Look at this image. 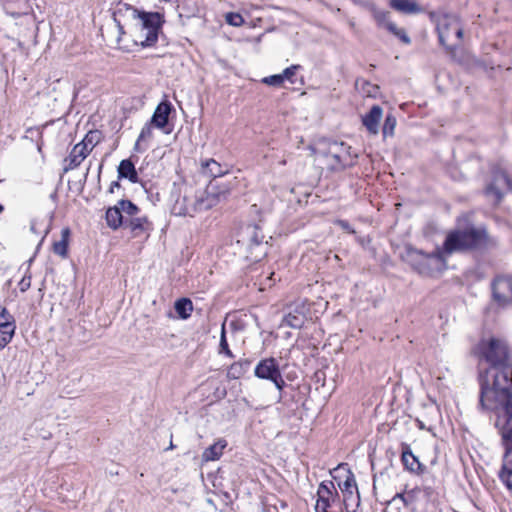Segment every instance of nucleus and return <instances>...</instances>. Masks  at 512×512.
<instances>
[{
	"instance_id": "f704fd0d",
	"label": "nucleus",
	"mask_w": 512,
	"mask_h": 512,
	"mask_svg": "<svg viewBox=\"0 0 512 512\" xmlns=\"http://www.w3.org/2000/svg\"><path fill=\"white\" fill-rule=\"evenodd\" d=\"M219 353L225 354L229 358H234V355L232 351L229 348L227 338H226V331H225V323L222 324L221 328V336H220V343H219Z\"/></svg>"
},
{
	"instance_id": "37998d69",
	"label": "nucleus",
	"mask_w": 512,
	"mask_h": 512,
	"mask_svg": "<svg viewBox=\"0 0 512 512\" xmlns=\"http://www.w3.org/2000/svg\"><path fill=\"white\" fill-rule=\"evenodd\" d=\"M338 226H340L343 230L347 231L350 234H354L355 230L352 228L350 223L346 220H338L337 221Z\"/></svg>"
},
{
	"instance_id": "473e14b6",
	"label": "nucleus",
	"mask_w": 512,
	"mask_h": 512,
	"mask_svg": "<svg viewBox=\"0 0 512 512\" xmlns=\"http://www.w3.org/2000/svg\"><path fill=\"white\" fill-rule=\"evenodd\" d=\"M117 204L121 212L125 213L127 216H130L131 218L137 216V214L140 211L139 207L130 200L122 199Z\"/></svg>"
},
{
	"instance_id": "8fccbe9b",
	"label": "nucleus",
	"mask_w": 512,
	"mask_h": 512,
	"mask_svg": "<svg viewBox=\"0 0 512 512\" xmlns=\"http://www.w3.org/2000/svg\"><path fill=\"white\" fill-rule=\"evenodd\" d=\"M30 230H31L33 233H35V234H37V233H38V232H37V230H36V221H34V220H33V221H31V224H30Z\"/></svg>"
},
{
	"instance_id": "4be33fe9",
	"label": "nucleus",
	"mask_w": 512,
	"mask_h": 512,
	"mask_svg": "<svg viewBox=\"0 0 512 512\" xmlns=\"http://www.w3.org/2000/svg\"><path fill=\"white\" fill-rule=\"evenodd\" d=\"M153 127L151 122H147L141 129V132L136 140L134 150L137 152L145 151L148 148L147 143L153 139Z\"/></svg>"
},
{
	"instance_id": "9d476101",
	"label": "nucleus",
	"mask_w": 512,
	"mask_h": 512,
	"mask_svg": "<svg viewBox=\"0 0 512 512\" xmlns=\"http://www.w3.org/2000/svg\"><path fill=\"white\" fill-rule=\"evenodd\" d=\"M342 502L333 481H322L317 490L315 512H329Z\"/></svg>"
},
{
	"instance_id": "2eb2a0df",
	"label": "nucleus",
	"mask_w": 512,
	"mask_h": 512,
	"mask_svg": "<svg viewBox=\"0 0 512 512\" xmlns=\"http://www.w3.org/2000/svg\"><path fill=\"white\" fill-rule=\"evenodd\" d=\"M172 111H174V107L171 102L168 100L161 101L150 119L151 124L158 129L164 130L168 125L169 116Z\"/></svg>"
},
{
	"instance_id": "f8f14e48",
	"label": "nucleus",
	"mask_w": 512,
	"mask_h": 512,
	"mask_svg": "<svg viewBox=\"0 0 512 512\" xmlns=\"http://www.w3.org/2000/svg\"><path fill=\"white\" fill-rule=\"evenodd\" d=\"M494 301L501 307L512 304V275H498L491 284Z\"/></svg>"
},
{
	"instance_id": "423d86ee",
	"label": "nucleus",
	"mask_w": 512,
	"mask_h": 512,
	"mask_svg": "<svg viewBox=\"0 0 512 512\" xmlns=\"http://www.w3.org/2000/svg\"><path fill=\"white\" fill-rule=\"evenodd\" d=\"M511 191L512 180L508 173L499 165L493 166L485 182L483 195L493 206H498Z\"/></svg>"
},
{
	"instance_id": "1a4fd4ad",
	"label": "nucleus",
	"mask_w": 512,
	"mask_h": 512,
	"mask_svg": "<svg viewBox=\"0 0 512 512\" xmlns=\"http://www.w3.org/2000/svg\"><path fill=\"white\" fill-rule=\"evenodd\" d=\"M254 375L259 379L271 381L281 393L286 386L278 361L273 357L262 359L254 369Z\"/></svg>"
},
{
	"instance_id": "0eeeda50",
	"label": "nucleus",
	"mask_w": 512,
	"mask_h": 512,
	"mask_svg": "<svg viewBox=\"0 0 512 512\" xmlns=\"http://www.w3.org/2000/svg\"><path fill=\"white\" fill-rule=\"evenodd\" d=\"M439 42L446 49H452L460 43L463 29L459 19L454 15H444L437 23Z\"/></svg>"
},
{
	"instance_id": "6e6d98bb",
	"label": "nucleus",
	"mask_w": 512,
	"mask_h": 512,
	"mask_svg": "<svg viewBox=\"0 0 512 512\" xmlns=\"http://www.w3.org/2000/svg\"><path fill=\"white\" fill-rule=\"evenodd\" d=\"M4 207L2 204H0V213L3 211Z\"/></svg>"
},
{
	"instance_id": "a19ab883",
	"label": "nucleus",
	"mask_w": 512,
	"mask_h": 512,
	"mask_svg": "<svg viewBox=\"0 0 512 512\" xmlns=\"http://www.w3.org/2000/svg\"><path fill=\"white\" fill-rule=\"evenodd\" d=\"M374 18L377 21L378 25L386 27V23L389 20V12L386 11H376L374 13Z\"/></svg>"
},
{
	"instance_id": "49530a36",
	"label": "nucleus",
	"mask_w": 512,
	"mask_h": 512,
	"mask_svg": "<svg viewBox=\"0 0 512 512\" xmlns=\"http://www.w3.org/2000/svg\"><path fill=\"white\" fill-rule=\"evenodd\" d=\"M121 188V184L119 181H113L111 184H110V187L108 189V192L113 194L115 192V189H119Z\"/></svg>"
},
{
	"instance_id": "7c9ffc66",
	"label": "nucleus",
	"mask_w": 512,
	"mask_h": 512,
	"mask_svg": "<svg viewBox=\"0 0 512 512\" xmlns=\"http://www.w3.org/2000/svg\"><path fill=\"white\" fill-rule=\"evenodd\" d=\"M15 329L16 328L10 327L9 325L0 324V350L11 342L15 334Z\"/></svg>"
},
{
	"instance_id": "9b49d317",
	"label": "nucleus",
	"mask_w": 512,
	"mask_h": 512,
	"mask_svg": "<svg viewBox=\"0 0 512 512\" xmlns=\"http://www.w3.org/2000/svg\"><path fill=\"white\" fill-rule=\"evenodd\" d=\"M338 486L343 495L341 511L357 512L360 506V495L354 475L350 473L343 482L338 483Z\"/></svg>"
},
{
	"instance_id": "de8ad7c7",
	"label": "nucleus",
	"mask_w": 512,
	"mask_h": 512,
	"mask_svg": "<svg viewBox=\"0 0 512 512\" xmlns=\"http://www.w3.org/2000/svg\"><path fill=\"white\" fill-rule=\"evenodd\" d=\"M365 85L369 87V89L367 90V94L369 96H372V93L375 92V90L378 89V87L376 85H372L369 82H365Z\"/></svg>"
},
{
	"instance_id": "6e6552de",
	"label": "nucleus",
	"mask_w": 512,
	"mask_h": 512,
	"mask_svg": "<svg viewBox=\"0 0 512 512\" xmlns=\"http://www.w3.org/2000/svg\"><path fill=\"white\" fill-rule=\"evenodd\" d=\"M229 190L227 188L219 189L216 182L211 181L205 191L196 196L192 210L186 208L184 215H191L192 212L206 211L217 205L222 199L226 198Z\"/></svg>"
},
{
	"instance_id": "e433bc0d",
	"label": "nucleus",
	"mask_w": 512,
	"mask_h": 512,
	"mask_svg": "<svg viewBox=\"0 0 512 512\" xmlns=\"http://www.w3.org/2000/svg\"><path fill=\"white\" fill-rule=\"evenodd\" d=\"M0 324L9 325L10 327L16 328L15 319L9 313V311L0 305Z\"/></svg>"
},
{
	"instance_id": "5fc2aeb1",
	"label": "nucleus",
	"mask_w": 512,
	"mask_h": 512,
	"mask_svg": "<svg viewBox=\"0 0 512 512\" xmlns=\"http://www.w3.org/2000/svg\"><path fill=\"white\" fill-rule=\"evenodd\" d=\"M419 427H420L421 429H423V428H424V425H423V423H422V422H419Z\"/></svg>"
},
{
	"instance_id": "72a5a7b5",
	"label": "nucleus",
	"mask_w": 512,
	"mask_h": 512,
	"mask_svg": "<svg viewBox=\"0 0 512 512\" xmlns=\"http://www.w3.org/2000/svg\"><path fill=\"white\" fill-rule=\"evenodd\" d=\"M396 123H397V120L393 114L390 113V114L386 115V118H385V121L383 124V128H382V133H383L384 137L392 136L394 134Z\"/></svg>"
},
{
	"instance_id": "c9c22d12",
	"label": "nucleus",
	"mask_w": 512,
	"mask_h": 512,
	"mask_svg": "<svg viewBox=\"0 0 512 512\" xmlns=\"http://www.w3.org/2000/svg\"><path fill=\"white\" fill-rule=\"evenodd\" d=\"M418 488H414L410 491L396 493L393 500L399 499L402 501L405 507L409 506L414 500V494L418 491Z\"/></svg>"
},
{
	"instance_id": "412c9836",
	"label": "nucleus",
	"mask_w": 512,
	"mask_h": 512,
	"mask_svg": "<svg viewBox=\"0 0 512 512\" xmlns=\"http://www.w3.org/2000/svg\"><path fill=\"white\" fill-rule=\"evenodd\" d=\"M118 179H128L131 183H138L139 177L134 163L130 159H124L118 166Z\"/></svg>"
},
{
	"instance_id": "a211bd4d",
	"label": "nucleus",
	"mask_w": 512,
	"mask_h": 512,
	"mask_svg": "<svg viewBox=\"0 0 512 512\" xmlns=\"http://www.w3.org/2000/svg\"><path fill=\"white\" fill-rule=\"evenodd\" d=\"M499 479L509 490H512V448H505Z\"/></svg>"
},
{
	"instance_id": "c756f323",
	"label": "nucleus",
	"mask_w": 512,
	"mask_h": 512,
	"mask_svg": "<svg viewBox=\"0 0 512 512\" xmlns=\"http://www.w3.org/2000/svg\"><path fill=\"white\" fill-rule=\"evenodd\" d=\"M248 229L250 230V232H249V235H250L249 249H250L251 255H253V249H255L257 247H261L263 245L264 236L262 235L261 230L258 226H252V227H249Z\"/></svg>"
},
{
	"instance_id": "ea45409f",
	"label": "nucleus",
	"mask_w": 512,
	"mask_h": 512,
	"mask_svg": "<svg viewBox=\"0 0 512 512\" xmlns=\"http://www.w3.org/2000/svg\"><path fill=\"white\" fill-rule=\"evenodd\" d=\"M300 68V65H291L290 67H287L283 70L281 73V76L283 78V81L285 79L291 81L293 83L292 77L296 74V71Z\"/></svg>"
},
{
	"instance_id": "f257e3e1",
	"label": "nucleus",
	"mask_w": 512,
	"mask_h": 512,
	"mask_svg": "<svg viewBox=\"0 0 512 512\" xmlns=\"http://www.w3.org/2000/svg\"><path fill=\"white\" fill-rule=\"evenodd\" d=\"M476 352L481 361L489 364V369L479 372L480 393L512 388V365L509 361L507 344L499 339L481 340Z\"/></svg>"
},
{
	"instance_id": "a878e982",
	"label": "nucleus",
	"mask_w": 512,
	"mask_h": 512,
	"mask_svg": "<svg viewBox=\"0 0 512 512\" xmlns=\"http://www.w3.org/2000/svg\"><path fill=\"white\" fill-rule=\"evenodd\" d=\"M251 363L252 361L249 359H241L237 362H234L228 368V377L230 379H239L249 370Z\"/></svg>"
},
{
	"instance_id": "5701e85b",
	"label": "nucleus",
	"mask_w": 512,
	"mask_h": 512,
	"mask_svg": "<svg viewBox=\"0 0 512 512\" xmlns=\"http://www.w3.org/2000/svg\"><path fill=\"white\" fill-rule=\"evenodd\" d=\"M226 446H227L226 440L219 439L217 442L210 445L209 447H207L204 450V452L202 454L203 460H205V461L218 460L222 456L223 450L225 449Z\"/></svg>"
},
{
	"instance_id": "4c0bfd02",
	"label": "nucleus",
	"mask_w": 512,
	"mask_h": 512,
	"mask_svg": "<svg viewBox=\"0 0 512 512\" xmlns=\"http://www.w3.org/2000/svg\"><path fill=\"white\" fill-rule=\"evenodd\" d=\"M226 22L234 27H240L244 24V18L241 14L230 12L226 14Z\"/></svg>"
},
{
	"instance_id": "7ed1b4c3",
	"label": "nucleus",
	"mask_w": 512,
	"mask_h": 512,
	"mask_svg": "<svg viewBox=\"0 0 512 512\" xmlns=\"http://www.w3.org/2000/svg\"><path fill=\"white\" fill-rule=\"evenodd\" d=\"M497 239L490 236L485 228H467L448 233L443 243V252L452 254L464 251H486L497 246Z\"/></svg>"
},
{
	"instance_id": "393cba45",
	"label": "nucleus",
	"mask_w": 512,
	"mask_h": 512,
	"mask_svg": "<svg viewBox=\"0 0 512 512\" xmlns=\"http://www.w3.org/2000/svg\"><path fill=\"white\" fill-rule=\"evenodd\" d=\"M202 173L213 177L214 179L217 177H221L226 173V170L214 159H207L202 162Z\"/></svg>"
},
{
	"instance_id": "39448f33",
	"label": "nucleus",
	"mask_w": 512,
	"mask_h": 512,
	"mask_svg": "<svg viewBox=\"0 0 512 512\" xmlns=\"http://www.w3.org/2000/svg\"><path fill=\"white\" fill-rule=\"evenodd\" d=\"M125 7L126 10L131 11L133 18L140 21V45L142 47L154 46L165 23L164 15L159 12L140 11L128 5Z\"/></svg>"
},
{
	"instance_id": "09e8293b",
	"label": "nucleus",
	"mask_w": 512,
	"mask_h": 512,
	"mask_svg": "<svg viewBox=\"0 0 512 512\" xmlns=\"http://www.w3.org/2000/svg\"><path fill=\"white\" fill-rule=\"evenodd\" d=\"M365 85L369 87V89L367 90V94L369 96H372V93L375 92V90L378 89V87L376 85H372L369 82H365Z\"/></svg>"
},
{
	"instance_id": "aec40b11",
	"label": "nucleus",
	"mask_w": 512,
	"mask_h": 512,
	"mask_svg": "<svg viewBox=\"0 0 512 512\" xmlns=\"http://www.w3.org/2000/svg\"><path fill=\"white\" fill-rule=\"evenodd\" d=\"M390 7L400 13L407 15L419 14L423 8L413 0H390Z\"/></svg>"
},
{
	"instance_id": "79ce46f5",
	"label": "nucleus",
	"mask_w": 512,
	"mask_h": 512,
	"mask_svg": "<svg viewBox=\"0 0 512 512\" xmlns=\"http://www.w3.org/2000/svg\"><path fill=\"white\" fill-rule=\"evenodd\" d=\"M18 286H19V289H20L21 292H25V291H27L30 288V286H31V275L28 272L20 280Z\"/></svg>"
},
{
	"instance_id": "c85d7f7f",
	"label": "nucleus",
	"mask_w": 512,
	"mask_h": 512,
	"mask_svg": "<svg viewBox=\"0 0 512 512\" xmlns=\"http://www.w3.org/2000/svg\"><path fill=\"white\" fill-rule=\"evenodd\" d=\"M174 308L181 319H187L191 316L193 304L190 299L181 298L175 302Z\"/></svg>"
},
{
	"instance_id": "3c124183",
	"label": "nucleus",
	"mask_w": 512,
	"mask_h": 512,
	"mask_svg": "<svg viewBox=\"0 0 512 512\" xmlns=\"http://www.w3.org/2000/svg\"><path fill=\"white\" fill-rule=\"evenodd\" d=\"M118 28H119V32L120 34H124V30H123V26L120 25V23L118 22Z\"/></svg>"
},
{
	"instance_id": "b1692460",
	"label": "nucleus",
	"mask_w": 512,
	"mask_h": 512,
	"mask_svg": "<svg viewBox=\"0 0 512 512\" xmlns=\"http://www.w3.org/2000/svg\"><path fill=\"white\" fill-rule=\"evenodd\" d=\"M105 219L108 227H110L113 230H117L122 225L124 226L125 223L123 221V215L121 210L119 209L118 204L107 209Z\"/></svg>"
},
{
	"instance_id": "6ab92c4d",
	"label": "nucleus",
	"mask_w": 512,
	"mask_h": 512,
	"mask_svg": "<svg viewBox=\"0 0 512 512\" xmlns=\"http://www.w3.org/2000/svg\"><path fill=\"white\" fill-rule=\"evenodd\" d=\"M383 110L380 106L374 105L370 111L363 117L362 122L366 129L372 133L377 134L379 130V122L381 120Z\"/></svg>"
},
{
	"instance_id": "603ef678",
	"label": "nucleus",
	"mask_w": 512,
	"mask_h": 512,
	"mask_svg": "<svg viewBox=\"0 0 512 512\" xmlns=\"http://www.w3.org/2000/svg\"><path fill=\"white\" fill-rule=\"evenodd\" d=\"M337 153H345V149H333Z\"/></svg>"
},
{
	"instance_id": "c03bdc74",
	"label": "nucleus",
	"mask_w": 512,
	"mask_h": 512,
	"mask_svg": "<svg viewBox=\"0 0 512 512\" xmlns=\"http://www.w3.org/2000/svg\"><path fill=\"white\" fill-rule=\"evenodd\" d=\"M396 37H398L404 44H410V42H411L410 37L407 35L405 30L402 28H401V30H399V32L396 33Z\"/></svg>"
},
{
	"instance_id": "2f4dec72",
	"label": "nucleus",
	"mask_w": 512,
	"mask_h": 512,
	"mask_svg": "<svg viewBox=\"0 0 512 512\" xmlns=\"http://www.w3.org/2000/svg\"><path fill=\"white\" fill-rule=\"evenodd\" d=\"M100 139H101V132L98 130H92V131H89L85 135L84 139L79 143L84 144L85 147L87 149H89L91 152L92 149L99 143Z\"/></svg>"
},
{
	"instance_id": "dca6fc26",
	"label": "nucleus",
	"mask_w": 512,
	"mask_h": 512,
	"mask_svg": "<svg viewBox=\"0 0 512 512\" xmlns=\"http://www.w3.org/2000/svg\"><path fill=\"white\" fill-rule=\"evenodd\" d=\"M89 153L90 150L87 149L84 144H76L72 148L69 156L65 159V161L68 164L64 167V171L67 172L69 170L77 168L83 162V160L89 155Z\"/></svg>"
},
{
	"instance_id": "20e7f679",
	"label": "nucleus",
	"mask_w": 512,
	"mask_h": 512,
	"mask_svg": "<svg viewBox=\"0 0 512 512\" xmlns=\"http://www.w3.org/2000/svg\"><path fill=\"white\" fill-rule=\"evenodd\" d=\"M404 259L413 270L424 276L442 272L446 267L444 252L440 248L431 253H425L422 250L407 247Z\"/></svg>"
},
{
	"instance_id": "58836bf2",
	"label": "nucleus",
	"mask_w": 512,
	"mask_h": 512,
	"mask_svg": "<svg viewBox=\"0 0 512 512\" xmlns=\"http://www.w3.org/2000/svg\"><path fill=\"white\" fill-rule=\"evenodd\" d=\"M262 82L271 86H280L283 83V78L281 74H275L263 78Z\"/></svg>"
},
{
	"instance_id": "a18cd8bd",
	"label": "nucleus",
	"mask_w": 512,
	"mask_h": 512,
	"mask_svg": "<svg viewBox=\"0 0 512 512\" xmlns=\"http://www.w3.org/2000/svg\"><path fill=\"white\" fill-rule=\"evenodd\" d=\"M389 32H391L392 34H394L396 36V33L399 32V30H401V28H398L396 26L395 23L391 22V21H387L386 23V27H385Z\"/></svg>"
},
{
	"instance_id": "bb28decb",
	"label": "nucleus",
	"mask_w": 512,
	"mask_h": 512,
	"mask_svg": "<svg viewBox=\"0 0 512 512\" xmlns=\"http://www.w3.org/2000/svg\"><path fill=\"white\" fill-rule=\"evenodd\" d=\"M306 321V316L303 312L299 310H294L293 312L288 313L283 318V325L293 328V329H300L303 327L304 323Z\"/></svg>"
},
{
	"instance_id": "cd10ccee",
	"label": "nucleus",
	"mask_w": 512,
	"mask_h": 512,
	"mask_svg": "<svg viewBox=\"0 0 512 512\" xmlns=\"http://www.w3.org/2000/svg\"><path fill=\"white\" fill-rule=\"evenodd\" d=\"M70 237V229L64 228L61 231V239L53 243V252L62 258L68 256V243Z\"/></svg>"
},
{
	"instance_id": "4468645a",
	"label": "nucleus",
	"mask_w": 512,
	"mask_h": 512,
	"mask_svg": "<svg viewBox=\"0 0 512 512\" xmlns=\"http://www.w3.org/2000/svg\"><path fill=\"white\" fill-rule=\"evenodd\" d=\"M401 461L404 468L411 473L421 475L425 472L426 467L412 453L410 446L406 443L401 445Z\"/></svg>"
},
{
	"instance_id": "864d4df0",
	"label": "nucleus",
	"mask_w": 512,
	"mask_h": 512,
	"mask_svg": "<svg viewBox=\"0 0 512 512\" xmlns=\"http://www.w3.org/2000/svg\"><path fill=\"white\" fill-rule=\"evenodd\" d=\"M280 164H281V165H285V164H286V160H281V161H280Z\"/></svg>"
},
{
	"instance_id": "f3484780",
	"label": "nucleus",
	"mask_w": 512,
	"mask_h": 512,
	"mask_svg": "<svg viewBox=\"0 0 512 512\" xmlns=\"http://www.w3.org/2000/svg\"><path fill=\"white\" fill-rule=\"evenodd\" d=\"M350 146L345 143H333L329 147V156L339 165L341 168L348 166V160L350 157Z\"/></svg>"
},
{
	"instance_id": "f03ea898",
	"label": "nucleus",
	"mask_w": 512,
	"mask_h": 512,
	"mask_svg": "<svg viewBox=\"0 0 512 512\" xmlns=\"http://www.w3.org/2000/svg\"><path fill=\"white\" fill-rule=\"evenodd\" d=\"M479 405L495 413V426L502 437L504 448H512V388L480 393Z\"/></svg>"
},
{
	"instance_id": "ddd939ff",
	"label": "nucleus",
	"mask_w": 512,
	"mask_h": 512,
	"mask_svg": "<svg viewBox=\"0 0 512 512\" xmlns=\"http://www.w3.org/2000/svg\"><path fill=\"white\" fill-rule=\"evenodd\" d=\"M124 227L130 231L133 237H149L153 230L152 222L147 216H135L125 221Z\"/></svg>"
}]
</instances>
